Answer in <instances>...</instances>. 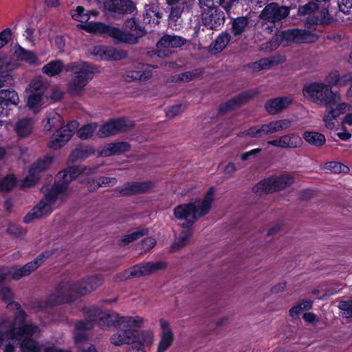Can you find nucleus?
I'll list each match as a JSON object with an SVG mask.
<instances>
[{"label":"nucleus","mask_w":352,"mask_h":352,"mask_svg":"<svg viewBox=\"0 0 352 352\" xmlns=\"http://www.w3.org/2000/svg\"><path fill=\"white\" fill-rule=\"evenodd\" d=\"M85 321H78L75 324L76 329L82 331L91 329L97 324L101 329H108L114 326L122 333L128 328L142 327L145 319L140 316H120L116 313L105 312L94 307L84 309Z\"/></svg>","instance_id":"3"},{"label":"nucleus","mask_w":352,"mask_h":352,"mask_svg":"<svg viewBox=\"0 0 352 352\" xmlns=\"http://www.w3.org/2000/svg\"><path fill=\"white\" fill-rule=\"evenodd\" d=\"M160 327L161 331L157 352H166L173 343L174 333L170 323L163 318L160 320Z\"/></svg>","instance_id":"21"},{"label":"nucleus","mask_w":352,"mask_h":352,"mask_svg":"<svg viewBox=\"0 0 352 352\" xmlns=\"http://www.w3.org/2000/svg\"><path fill=\"white\" fill-rule=\"evenodd\" d=\"M186 43V39L182 36L176 35H164L157 43V47L159 50V56L162 54L167 56L170 48H177L183 46Z\"/></svg>","instance_id":"22"},{"label":"nucleus","mask_w":352,"mask_h":352,"mask_svg":"<svg viewBox=\"0 0 352 352\" xmlns=\"http://www.w3.org/2000/svg\"><path fill=\"white\" fill-rule=\"evenodd\" d=\"M87 340V336L84 332L76 330L74 341L78 348V352H97L94 345L88 342H83Z\"/></svg>","instance_id":"31"},{"label":"nucleus","mask_w":352,"mask_h":352,"mask_svg":"<svg viewBox=\"0 0 352 352\" xmlns=\"http://www.w3.org/2000/svg\"><path fill=\"white\" fill-rule=\"evenodd\" d=\"M292 120L289 119H281L274 120L259 126L252 127L246 132V135L259 138L264 135L275 133L280 131L286 130L290 127Z\"/></svg>","instance_id":"13"},{"label":"nucleus","mask_w":352,"mask_h":352,"mask_svg":"<svg viewBox=\"0 0 352 352\" xmlns=\"http://www.w3.org/2000/svg\"><path fill=\"white\" fill-rule=\"evenodd\" d=\"M18 67V64L12 61L8 56L0 53V74H4L14 70Z\"/></svg>","instance_id":"45"},{"label":"nucleus","mask_w":352,"mask_h":352,"mask_svg":"<svg viewBox=\"0 0 352 352\" xmlns=\"http://www.w3.org/2000/svg\"><path fill=\"white\" fill-rule=\"evenodd\" d=\"M64 65L60 60H56L50 62L43 66V72L49 76H54L59 74L63 69Z\"/></svg>","instance_id":"38"},{"label":"nucleus","mask_w":352,"mask_h":352,"mask_svg":"<svg viewBox=\"0 0 352 352\" xmlns=\"http://www.w3.org/2000/svg\"><path fill=\"white\" fill-rule=\"evenodd\" d=\"M201 74L202 70L198 69L192 71L186 72L181 74H179L177 76H175L173 79V81H182L184 82H188L194 80L195 78L199 76Z\"/></svg>","instance_id":"48"},{"label":"nucleus","mask_w":352,"mask_h":352,"mask_svg":"<svg viewBox=\"0 0 352 352\" xmlns=\"http://www.w3.org/2000/svg\"><path fill=\"white\" fill-rule=\"evenodd\" d=\"M62 122V117L55 111H50L46 118L43 120V126L45 130L50 131L56 126H58Z\"/></svg>","instance_id":"34"},{"label":"nucleus","mask_w":352,"mask_h":352,"mask_svg":"<svg viewBox=\"0 0 352 352\" xmlns=\"http://www.w3.org/2000/svg\"><path fill=\"white\" fill-rule=\"evenodd\" d=\"M7 232L9 234L15 237H19L25 234V230L24 229L14 223H10L8 225Z\"/></svg>","instance_id":"59"},{"label":"nucleus","mask_w":352,"mask_h":352,"mask_svg":"<svg viewBox=\"0 0 352 352\" xmlns=\"http://www.w3.org/2000/svg\"><path fill=\"white\" fill-rule=\"evenodd\" d=\"M318 35L304 29H292L282 32V38L296 43H314L318 40Z\"/></svg>","instance_id":"20"},{"label":"nucleus","mask_w":352,"mask_h":352,"mask_svg":"<svg viewBox=\"0 0 352 352\" xmlns=\"http://www.w3.org/2000/svg\"><path fill=\"white\" fill-rule=\"evenodd\" d=\"M161 13L157 8L151 6H146L145 13L143 14V19L146 23L157 24L161 18Z\"/></svg>","instance_id":"42"},{"label":"nucleus","mask_w":352,"mask_h":352,"mask_svg":"<svg viewBox=\"0 0 352 352\" xmlns=\"http://www.w3.org/2000/svg\"><path fill=\"white\" fill-rule=\"evenodd\" d=\"M153 69L151 65L139 64L137 67L126 69L122 77L126 82H144L152 78Z\"/></svg>","instance_id":"19"},{"label":"nucleus","mask_w":352,"mask_h":352,"mask_svg":"<svg viewBox=\"0 0 352 352\" xmlns=\"http://www.w3.org/2000/svg\"><path fill=\"white\" fill-rule=\"evenodd\" d=\"M72 17L80 22H87L89 19V14L82 6H78L71 11Z\"/></svg>","instance_id":"51"},{"label":"nucleus","mask_w":352,"mask_h":352,"mask_svg":"<svg viewBox=\"0 0 352 352\" xmlns=\"http://www.w3.org/2000/svg\"><path fill=\"white\" fill-rule=\"evenodd\" d=\"M127 54L124 51L117 50L113 47L105 46L104 60H117L124 59Z\"/></svg>","instance_id":"44"},{"label":"nucleus","mask_w":352,"mask_h":352,"mask_svg":"<svg viewBox=\"0 0 352 352\" xmlns=\"http://www.w3.org/2000/svg\"><path fill=\"white\" fill-rule=\"evenodd\" d=\"M153 188V184L148 181L129 182L119 190V192L125 196L132 195L148 192Z\"/></svg>","instance_id":"24"},{"label":"nucleus","mask_w":352,"mask_h":352,"mask_svg":"<svg viewBox=\"0 0 352 352\" xmlns=\"http://www.w3.org/2000/svg\"><path fill=\"white\" fill-rule=\"evenodd\" d=\"M346 318L352 317V297L349 300L341 301L338 305Z\"/></svg>","instance_id":"56"},{"label":"nucleus","mask_w":352,"mask_h":352,"mask_svg":"<svg viewBox=\"0 0 352 352\" xmlns=\"http://www.w3.org/2000/svg\"><path fill=\"white\" fill-rule=\"evenodd\" d=\"M33 126L34 122L32 119L23 118L16 122L14 129L19 137L24 138L32 133Z\"/></svg>","instance_id":"30"},{"label":"nucleus","mask_w":352,"mask_h":352,"mask_svg":"<svg viewBox=\"0 0 352 352\" xmlns=\"http://www.w3.org/2000/svg\"><path fill=\"white\" fill-rule=\"evenodd\" d=\"M302 94L311 102L324 107L335 104L341 98L339 93L333 91L329 85L322 82H313L305 85Z\"/></svg>","instance_id":"7"},{"label":"nucleus","mask_w":352,"mask_h":352,"mask_svg":"<svg viewBox=\"0 0 352 352\" xmlns=\"http://www.w3.org/2000/svg\"><path fill=\"white\" fill-rule=\"evenodd\" d=\"M130 149V145L126 142L111 143L104 146L100 151L102 157L118 155Z\"/></svg>","instance_id":"28"},{"label":"nucleus","mask_w":352,"mask_h":352,"mask_svg":"<svg viewBox=\"0 0 352 352\" xmlns=\"http://www.w3.org/2000/svg\"><path fill=\"white\" fill-rule=\"evenodd\" d=\"M78 126L77 121L72 120L67 125L62 126L52 136L49 142V147L54 150L60 148L71 139Z\"/></svg>","instance_id":"17"},{"label":"nucleus","mask_w":352,"mask_h":352,"mask_svg":"<svg viewBox=\"0 0 352 352\" xmlns=\"http://www.w3.org/2000/svg\"><path fill=\"white\" fill-rule=\"evenodd\" d=\"M256 94L253 90L243 92L223 104L219 111L222 113H226L252 98Z\"/></svg>","instance_id":"27"},{"label":"nucleus","mask_w":352,"mask_h":352,"mask_svg":"<svg viewBox=\"0 0 352 352\" xmlns=\"http://www.w3.org/2000/svg\"><path fill=\"white\" fill-rule=\"evenodd\" d=\"M292 103V99L289 97H278L267 100L265 108L268 113L275 115L288 108Z\"/></svg>","instance_id":"26"},{"label":"nucleus","mask_w":352,"mask_h":352,"mask_svg":"<svg viewBox=\"0 0 352 352\" xmlns=\"http://www.w3.org/2000/svg\"><path fill=\"white\" fill-rule=\"evenodd\" d=\"M201 8V23L208 29L217 30L219 29L225 22V14L223 11L218 9L214 4L199 5Z\"/></svg>","instance_id":"12"},{"label":"nucleus","mask_w":352,"mask_h":352,"mask_svg":"<svg viewBox=\"0 0 352 352\" xmlns=\"http://www.w3.org/2000/svg\"><path fill=\"white\" fill-rule=\"evenodd\" d=\"M249 25V19L247 16H239L234 19L232 23V31L235 36L243 33Z\"/></svg>","instance_id":"39"},{"label":"nucleus","mask_w":352,"mask_h":352,"mask_svg":"<svg viewBox=\"0 0 352 352\" xmlns=\"http://www.w3.org/2000/svg\"><path fill=\"white\" fill-rule=\"evenodd\" d=\"M273 63L274 62L270 58H262L258 61L252 63L250 65V68L253 71L267 69L272 66Z\"/></svg>","instance_id":"54"},{"label":"nucleus","mask_w":352,"mask_h":352,"mask_svg":"<svg viewBox=\"0 0 352 352\" xmlns=\"http://www.w3.org/2000/svg\"><path fill=\"white\" fill-rule=\"evenodd\" d=\"M231 38L230 34L227 32L221 33L216 38L213 46L211 48V52L218 53L221 52L228 44Z\"/></svg>","instance_id":"41"},{"label":"nucleus","mask_w":352,"mask_h":352,"mask_svg":"<svg viewBox=\"0 0 352 352\" xmlns=\"http://www.w3.org/2000/svg\"><path fill=\"white\" fill-rule=\"evenodd\" d=\"M91 54L97 57L98 59L104 60V54H105V46L104 45H98L95 46L91 52Z\"/></svg>","instance_id":"63"},{"label":"nucleus","mask_w":352,"mask_h":352,"mask_svg":"<svg viewBox=\"0 0 352 352\" xmlns=\"http://www.w3.org/2000/svg\"><path fill=\"white\" fill-rule=\"evenodd\" d=\"M27 314L20 311L12 322V317L6 315L0 316V346L6 342L3 347V352H15V341L17 340L21 352H70L56 346L53 344H39L30 339L31 336L40 332L38 326L25 324Z\"/></svg>","instance_id":"1"},{"label":"nucleus","mask_w":352,"mask_h":352,"mask_svg":"<svg viewBox=\"0 0 352 352\" xmlns=\"http://www.w3.org/2000/svg\"><path fill=\"white\" fill-rule=\"evenodd\" d=\"M113 135L115 134L111 121L101 126L97 132V135L99 138H105Z\"/></svg>","instance_id":"57"},{"label":"nucleus","mask_w":352,"mask_h":352,"mask_svg":"<svg viewBox=\"0 0 352 352\" xmlns=\"http://www.w3.org/2000/svg\"><path fill=\"white\" fill-rule=\"evenodd\" d=\"M65 69L72 72L67 83V89L74 95L80 94L92 80L94 74L98 72L94 65L85 61L71 63L65 67Z\"/></svg>","instance_id":"6"},{"label":"nucleus","mask_w":352,"mask_h":352,"mask_svg":"<svg viewBox=\"0 0 352 352\" xmlns=\"http://www.w3.org/2000/svg\"><path fill=\"white\" fill-rule=\"evenodd\" d=\"M289 14V7L280 6L272 2L265 6L259 15V18L266 23L276 25L285 19Z\"/></svg>","instance_id":"15"},{"label":"nucleus","mask_w":352,"mask_h":352,"mask_svg":"<svg viewBox=\"0 0 352 352\" xmlns=\"http://www.w3.org/2000/svg\"><path fill=\"white\" fill-rule=\"evenodd\" d=\"M97 166L85 167L80 170L77 167L70 166L60 171L58 177L62 179V182H56L52 186L43 187L41 192L43 198L24 217V222L30 223L33 219L40 218L51 214L69 196L68 184L73 179L79 177L82 182L84 177H89L96 173Z\"/></svg>","instance_id":"2"},{"label":"nucleus","mask_w":352,"mask_h":352,"mask_svg":"<svg viewBox=\"0 0 352 352\" xmlns=\"http://www.w3.org/2000/svg\"><path fill=\"white\" fill-rule=\"evenodd\" d=\"M156 243L155 239L152 237H147L144 239L142 243V248L144 252L149 251L153 248Z\"/></svg>","instance_id":"64"},{"label":"nucleus","mask_w":352,"mask_h":352,"mask_svg":"<svg viewBox=\"0 0 352 352\" xmlns=\"http://www.w3.org/2000/svg\"><path fill=\"white\" fill-rule=\"evenodd\" d=\"M0 298L8 303L7 307L9 309L17 310L16 313L14 314V320H12V322H14L16 316L19 314L20 311H21V309H20V305L16 302L12 301V299L13 298V294L11 289L8 287H1V289H0ZM22 311H23L22 310Z\"/></svg>","instance_id":"32"},{"label":"nucleus","mask_w":352,"mask_h":352,"mask_svg":"<svg viewBox=\"0 0 352 352\" xmlns=\"http://www.w3.org/2000/svg\"><path fill=\"white\" fill-rule=\"evenodd\" d=\"M16 183V179L14 175H8L0 179V191L7 192L11 190Z\"/></svg>","instance_id":"50"},{"label":"nucleus","mask_w":352,"mask_h":352,"mask_svg":"<svg viewBox=\"0 0 352 352\" xmlns=\"http://www.w3.org/2000/svg\"><path fill=\"white\" fill-rule=\"evenodd\" d=\"M165 266V263L162 262H148L137 265L118 274L116 277V280L122 281L129 278L130 277H140L149 275L159 270L164 268Z\"/></svg>","instance_id":"14"},{"label":"nucleus","mask_w":352,"mask_h":352,"mask_svg":"<svg viewBox=\"0 0 352 352\" xmlns=\"http://www.w3.org/2000/svg\"><path fill=\"white\" fill-rule=\"evenodd\" d=\"M135 328H128L122 333L113 334L110 338L111 342L116 346L138 344L142 348L143 346L152 345L154 342V333L149 330L138 332L134 330Z\"/></svg>","instance_id":"8"},{"label":"nucleus","mask_w":352,"mask_h":352,"mask_svg":"<svg viewBox=\"0 0 352 352\" xmlns=\"http://www.w3.org/2000/svg\"><path fill=\"white\" fill-rule=\"evenodd\" d=\"M327 167L334 173H347L349 168L346 165H344L340 162H331L328 164Z\"/></svg>","instance_id":"60"},{"label":"nucleus","mask_w":352,"mask_h":352,"mask_svg":"<svg viewBox=\"0 0 352 352\" xmlns=\"http://www.w3.org/2000/svg\"><path fill=\"white\" fill-rule=\"evenodd\" d=\"M89 286L85 288V291H92L100 287L103 283V278L99 276H94L87 279Z\"/></svg>","instance_id":"58"},{"label":"nucleus","mask_w":352,"mask_h":352,"mask_svg":"<svg viewBox=\"0 0 352 352\" xmlns=\"http://www.w3.org/2000/svg\"><path fill=\"white\" fill-rule=\"evenodd\" d=\"M97 128L98 124L96 123L86 124L77 131V135L81 140L89 139L93 135Z\"/></svg>","instance_id":"47"},{"label":"nucleus","mask_w":352,"mask_h":352,"mask_svg":"<svg viewBox=\"0 0 352 352\" xmlns=\"http://www.w3.org/2000/svg\"><path fill=\"white\" fill-rule=\"evenodd\" d=\"M102 3L105 13L111 16L131 14L136 9L131 0H104Z\"/></svg>","instance_id":"18"},{"label":"nucleus","mask_w":352,"mask_h":352,"mask_svg":"<svg viewBox=\"0 0 352 352\" xmlns=\"http://www.w3.org/2000/svg\"><path fill=\"white\" fill-rule=\"evenodd\" d=\"M183 110L184 107L181 104L173 106L166 112V116L169 118H173L182 112Z\"/></svg>","instance_id":"62"},{"label":"nucleus","mask_w":352,"mask_h":352,"mask_svg":"<svg viewBox=\"0 0 352 352\" xmlns=\"http://www.w3.org/2000/svg\"><path fill=\"white\" fill-rule=\"evenodd\" d=\"M325 107L327 109L323 116V121L325 126L328 129H331L335 127L338 116V113H335V111L331 109V106Z\"/></svg>","instance_id":"46"},{"label":"nucleus","mask_w":352,"mask_h":352,"mask_svg":"<svg viewBox=\"0 0 352 352\" xmlns=\"http://www.w3.org/2000/svg\"><path fill=\"white\" fill-rule=\"evenodd\" d=\"M48 252L40 254L34 261L30 262L21 267L12 266L11 267H3L0 268V283L4 280L9 275L14 280H19L30 275L36 270L43 263V258L50 257Z\"/></svg>","instance_id":"10"},{"label":"nucleus","mask_w":352,"mask_h":352,"mask_svg":"<svg viewBox=\"0 0 352 352\" xmlns=\"http://www.w3.org/2000/svg\"><path fill=\"white\" fill-rule=\"evenodd\" d=\"M303 137L306 142L316 146L323 145L326 141L323 134L314 131L305 132Z\"/></svg>","instance_id":"40"},{"label":"nucleus","mask_w":352,"mask_h":352,"mask_svg":"<svg viewBox=\"0 0 352 352\" xmlns=\"http://www.w3.org/2000/svg\"><path fill=\"white\" fill-rule=\"evenodd\" d=\"M114 134L125 132L134 126L133 121L126 118H120L111 120Z\"/></svg>","instance_id":"37"},{"label":"nucleus","mask_w":352,"mask_h":352,"mask_svg":"<svg viewBox=\"0 0 352 352\" xmlns=\"http://www.w3.org/2000/svg\"><path fill=\"white\" fill-rule=\"evenodd\" d=\"M186 6V5H182L180 3L179 6L170 8V13L169 15V24L170 25H173L172 22H178Z\"/></svg>","instance_id":"53"},{"label":"nucleus","mask_w":352,"mask_h":352,"mask_svg":"<svg viewBox=\"0 0 352 352\" xmlns=\"http://www.w3.org/2000/svg\"><path fill=\"white\" fill-rule=\"evenodd\" d=\"M44 96L28 94L27 106L34 112H37L43 104Z\"/></svg>","instance_id":"43"},{"label":"nucleus","mask_w":352,"mask_h":352,"mask_svg":"<svg viewBox=\"0 0 352 352\" xmlns=\"http://www.w3.org/2000/svg\"><path fill=\"white\" fill-rule=\"evenodd\" d=\"M348 73L344 75H340L338 71L331 72L326 77L328 85L343 87L347 85Z\"/></svg>","instance_id":"33"},{"label":"nucleus","mask_w":352,"mask_h":352,"mask_svg":"<svg viewBox=\"0 0 352 352\" xmlns=\"http://www.w3.org/2000/svg\"><path fill=\"white\" fill-rule=\"evenodd\" d=\"M14 54L18 58L25 60L30 64H40V61L35 54L32 52L26 50L20 46L16 48Z\"/></svg>","instance_id":"36"},{"label":"nucleus","mask_w":352,"mask_h":352,"mask_svg":"<svg viewBox=\"0 0 352 352\" xmlns=\"http://www.w3.org/2000/svg\"><path fill=\"white\" fill-rule=\"evenodd\" d=\"M89 286V283L87 280H83L76 285H73L72 287H64L60 288L58 292L56 294H52L50 296L49 298V302H38L37 307L43 309L45 308L46 307L50 305H53L56 304H60V303H65L69 301H72L73 300V298L71 296V295L69 294L71 292H75L78 294L80 295H84L86 294L88 292H90L91 291H85V288Z\"/></svg>","instance_id":"9"},{"label":"nucleus","mask_w":352,"mask_h":352,"mask_svg":"<svg viewBox=\"0 0 352 352\" xmlns=\"http://www.w3.org/2000/svg\"><path fill=\"white\" fill-rule=\"evenodd\" d=\"M53 161L50 156H45L32 164L29 170V175L21 182L22 188L34 186L40 179V173L50 167Z\"/></svg>","instance_id":"16"},{"label":"nucleus","mask_w":352,"mask_h":352,"mask_svg":"<svg viewBox=\"0 0 352 352\" xmlns=\"http://www.w3.org/2000/svg\"><path fill=\"white\" fill-rule=\"evenodd\" d=\"M147 233V229H140L139 230L135 231L131 234L125 235L121 240V243L123 245H126L128 243L138 239L141 236L146 235Z\"/></svg>","instance_id":"52"},{"label":"nucleus","mask_w":352,"mask_h":352,"mask_svg":"<svg viewBox=\"0 0 352 352\" xmlns=\"http://www.w3.org/2000/svg\"><path fill=\"white\" fill-rule=\"evenodd\" d=\"M214 191L210 188L204 199H197L189 204H181L174 209V215L184 227L192 226L198 218L206 215L210 210Z\"/></svg>","instance_id":"5"},{"label":"nucleus","mask_w":352,"mask_h":352,"mask_svg":"<svg viewBox=\"0 0 352 352\" xmlns=\"http://www.w3.org/2000/svg\"><path fill=\"white\" fill-rule=\"evenodd\" d=\"M294 183V179L289 175L272 176L258 182L253 188L258 195L278 191L286 188Z\"/></svg>","instance_id":"11"},{"label":"nucleus","mask_w":352,"mask_h":352,"mask_svg":"<svg viewBox=\"0 0 352 352\" xmlns=\"http://www.w3.org/2000/svg\"><path fill=\"white\" fill-rule=\"evenodd\" d=\"M192 234V232L189 228L182 231L179 235L175 238L171 246L172 250L176 251L186 246L190 240Z\"/></svg>","instance_id":"35"},{"label":"nucleus","mask_w":352,"mask_h":352,"mask_svg":"<svg viewBox=\"0 0 352 352\" xmlns=\"http://www.w3.org/2000/svg\"><path fill=\"white\" fill-rule=\"evenodd\" d=\"M117 179L115 177H100L98 179L96 186H91L90 189L96 190L100 187L113 186L116 184Z\"/></svg>","instance_id":"55"},{"label":"nucleus","mask_w":352,"mask_h":352,"mask_svg":"<svg viewBox=\"0 0 352 352\" xmlns=\"http://www.w3.org/2000/svg\"><path fill=\"white\" fill-rule=\"evenodd\" d=\"M80 27L88 32L107 34L118 42L128 43H137L138 38L145 33L144 29L133 18L125 22V28L129 30V32L100 22H90L81 25Z\"/></svg>","instance_id":"4"},{"label":"nucleus","mask_w":352,"mask_h":352,"mask_svg":"<svg viewBox=\"0 0 352 352\" xmlns=\"http://www.w3.org/2000/svg\"><path fill=\"white\" fill-rule=\"evenodd\" d=\"M90 151L87 146H79L73 151L70 155V160L72 162L82 161L88 157L90 155Z\"/></svg>","instance_id":"49"},{"label":"nucleus","mask_w":352,"mask_h":352,"mask_svg":"<svg viewBox=\"0 0 352 352\" xmlns=\"http://www.w3.org/2000/svg\"><path fill=\"white\" fill-rule=\"evenodd\" d=\"M19 102L18 94L14 89L0 91V116H7V108L10 105H17Z\"/></svg>","instance_id":"25"},{"label":"nucleus","mask_w":352,"mask_h":352,"mask_svg":"<svg viewBox=\"0 0 352 352\" xmlns=\"http://www.w3.org/2000/svg\"><path fill=\"white\" fill-rule=\"evenodd\" d=\"M48 87L49 83L46 79L41 76H37L30 82L26 91L28 94L44 96Z\"/></svg>","instance_id":"29"},{"label":"nucleus","mask_w":352,"mask_h":352,"mask_svg":"<svg viewBox=\"0 0 352 352\" xmlns=\"http://www.w3.org/2000/svg\"><path fill=\"white\" fill-rule=\"evenodd\" d=\"M340 10L347 14H352V0H338Z\"/></svg>","instance_id":"61"},{"label":"nucleus","mask_w":352,"mask_h":352,"mask_svg":"<svg viewBox=\"0 0 352 352\" xmlns=\"http://www.w3.org/2000/svg\"><path fill=\"white\" fill-rule=\"evenodd\" d=\"M267 144L282 148H296L302 144L301 138L295 133H289L270 140Z\"/></svg>","instance_id":"23"}]
</instances>
